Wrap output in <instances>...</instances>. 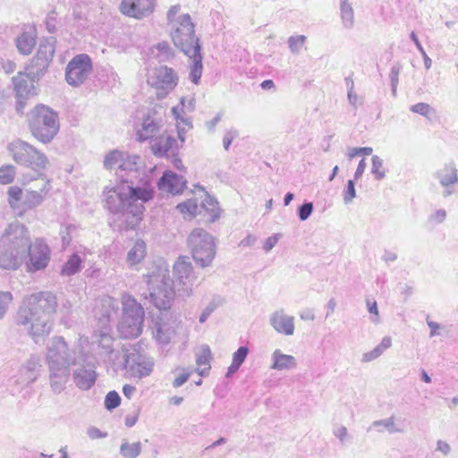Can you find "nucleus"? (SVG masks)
<instances>
[{"instance_id": "nucleus-39", "label": "nucleus", "mask_w": 458, "mask_h": 458, "mask_svg": "<svg viewBox=\"0 0 458 458\" xmlns=\"http://www.w3.org/2000/svg\"><path fill=\"white\" fill-rule=\"evenodd\" d=\"M141 443H129L126 439L123 440V443L120 446V454L123 458H137L141 453Z\"/></svg>"}, {"instance_id": "nucleus-36", "label": "nucleus", "mask_w": 458, "mask_h": 458, "mask_svg": "<svg viewBox=\"0 0 458 458\" xmlns=\"http://www.w3.org/2000/svg\"><path fill=\"white\" fill-rule=\"evenodd\" d=\"M340 1V11H341V18L343 21V25L346 29H351L353 27L354 23V13L352 4L348 2V0H339Z\"/></svg>"}, {"instance_id": "nucleus-30", "label": "nucleus", "mask_w": 458, "mask_h": 458, "mask_svg": "<svg viewBox=\"0 0 458 458\" xmlns=\"http://www.w3.org/2000/svg\"><path fill=\"white\" fill-rule=\"evenodd\" d=\"M435 176L445 188L450 187L458 182V171L454 163L445 165L442 169L435 174Z\"/></svg>"}, {"instance_id": "nucleus-52", "label": "nucleus", "mask_w": 458, "mask_h": 458, "mask_svg": "<svg viewBox=\"0 0 458 458\" xmlns=\"http://www.w3.org/2000/svg\"><path fill=\"white\" fill-rule=\"evenodd\" d=\"M314 205L310 201L303 202L297 209V216L301 221H306L312 214Z\"/></svg>"}, {"instance_id": "nucleus-61", "label": "nucleus", "mask_w": 458, "mask_h": 458, "mask_svg": "<svg viewBox=\"0 0 458 458\" xmlns=\"http://www.w3.org/2000/svg\"><path fill=\"white\" fill-rule=\"evenodd\" d=\"M281 236L282 235L280 233H276V234L267 238V240L265 241L264 245H263L264 250L266 252L270 251L276 246V244L278 242Z\"/></svg>"}, {"instance_id": "nucleus-16", "label": "nucleus", "mask_w": 458, "mask_h": 458, "mask_svg": "<svg viewBox=\"0 0 458 458\" xmlns=\"http://www.w3.org/2000/svg\"><path fill=\"white\" fill-rule=\"evenodd\" d=\"M28 258L29 271L36 272L47 267L50 260V249L42 238H37L34 242L30 241Z\"/></svg>"}, {"instance_id": "nucleus-60", "label": "nucleus", "mask_w": 458, "mask_h": 458, "mask_svg": "<svg viewBox=\"0 0 458 458\" xmlns=\"http://www.w3.org/2000/svg\"><path fill=\"white\" fill-rule=\"evenodd\" d=\"M373 149L370 147L352 148L349 150V158H353L358 155L369 156Z\"/></svg>"}, {"instance_id": "nucleus-26", "label": "nucleus", "mask_w": 458, "mask_h": 458, "mask_svg": "<svg viewBox=\"0 0 458 458\" xmlns=\"http://www.w3.org/2000/svg\"><path fill=\"white\" fill-rule=\"evenodd\" d=\"M16 98H28L35 89L34 82L26 72H19L12 79Z\"/></svg>"}, {"instance_id": "nucleus-58", "label": "nucleus", "mask_w": 458, "mask_h": 458, "mask_svg": "<svg viewBox=\"0 0 458 458\" xmlns=\"http://www.w3.org/2000/svg\"><path fill=\"white\" fill-rule=\"evenodd\" d=\"M374 427L377 426H384L390 433H394L399 431L398 429L394 428V417H390L386 420H375L372 424Z\"/></svg>"}, {"instance_id": "nucleus-22", "label": "nucleus", "mask_w": 458, "mask_h": 458, "mask_svg": "<svg viewBox=\"0 0 458 458\" xmlns=\"http://www.w3.org/2000/svg\"><path fill=\"white\" fill-rule=\"evenodd\" d=\"M50 191L49 180H43L41 186L36 189H27L24 193L22 206L25 209H33L40 206Z\"/></svg>"}, {"instance_id": "nucleus-13", "label": "nucleus", "mask_w": 458, "mask_h": 458, "mask_svg": "<svg viewBox=\"0 0 458 458\" xmlns=\"http://www.w3.org/2000/svg\"><path fill=\"white\" fill-rule=\"evenodd\" d=\"M92 70L93 64L89 55H76L66 65L65 81L72 87H79L89 78Z\"/></svg>"}, {"instance_id": "nucleus-17", "label": "nucleus", "mask_w": 458, "mask_h": 458, "mask_svg": "<svg viewBox=\"0 0 458 458\" xmlns=\"http://www.w3.org/2000/svg\"><path fill=\"white\" fill-rule=\"evenodd\" d=\"M156 2L157 0H122L119 9L127 17L142 20L154 13Z\"/></svg>"}, {"instance_id": "nucleus-1", "label": "nucleus", "mask_w": 458, "mask_h": 458, "mask_svg": "<svg viewBox=\"0 0 458 458\" xmlns=\"http://www.w3.org/2000/svg\"><path fill=\"white\" fill-rule=\"evenodd\" d=\"M57 308L56 295L38 292L26 298L14 316L17 326H22L36 344L43 341L52 330L51 316Z\"/></svg>"}, {"instance_id": "nucleus-51", "label": "nucleus", "mask_w": 458, "mask_h": 458, "mask_svg": "<svg viewBox=\"0 0 458 458\" xmlns=\"http://www.w3.org/2000/svg\"><path fill=\"white\" fill-rule=\"evenodd\" d=\"M410 110L427 118H430V115L435 113V110L428 104L423 102L411 106Z\"/></svg>"}, {"instance_id": "nucleus-27", "label": "nucleus", "mask_w": 458, "mask_h": 458, "mask_svg": "<svg viewBox=\"0 0 458 458\" xmlns=\"http://www.w3.org/2000/svg\"><path fill=\"white\" fill-rule=\"evenodd\" d=\"M139 160V156L130 155L125 152V157H123V160L121 161L118 169L119 174L116 172L117 176L120 178V175L123 174L124 177H131L133 180L139 179L140 175Z\"/></svg>"}, {"instance_id": "nucleus-29", "label": "nucleus", "mask_w": 458, "mask_h": 458, "mask_svg": "<svg viewBox=\"0 0 458 458\" xmlns=\"http://www.w3.org/2000/svg\"><path fill=\"white\" fill-rule=\"evenodd\" d=\"M271 369L276 370H290L297 367L295 357L288 354H284L279 349H276L272 353Z\"/></svg>"}, {"instance_id": "nucleus-32", "label": "nucleus", "mask_w": 458, "mask_h": 458, "mask_svg": "<svg viewBox=\"0 0 458 458\" xmlns=\"http://www.w3.org/2000/svg\"><path fill=\"white\" fill-rule=\"evenodd\" d=\"M35 46L36 35L33 30L22 31L16 38V47L21 55H30Z\"/></svg>"}, {"instance_id": "nucleus-48", "label": "nucleus", "mask_w": 458, "mask_h": 458, "mask_svg": "<svg viewBox=\"0 0 458 458\" xmlns=\"http://www.w3.org/2000/svg\"><path fill=\"white\" fill-rule=\"evenodd\" d=\"M13 297L10 292L0 291V320L6 314L9 304L13 301Z\"/></svg>"}, {"instance_id": "nucleus-41", "label": "nucleus", "mask_w": 458, "mask_h": 458, "mask_svg": "<svg viewBox=\"0 0 458 458\" xmlns=\"http://www.w3.org/2000/svg\"><path fill=\"white\" fill-rule=\"evenodd\" d=\"M16 168L13 165H4L0 167V184H10L14 181Z\"/></svg>"}, {"instance_id": "nucleus-21", "label": "nucleus", "mask_w": 458, "mask_h": 458, "mask_svg": "<svg viewBox=\"0 0 458 458\" xmlns=\"http://www.w3.org/2000/svg\"><path fill=\"white\" fill-rule=\"evenodd\" d=\"M48 367V379L51 391L55 394H60L67 386L71 377V368L66 367Z\"/></svg>"}, {"instance_id": "nucleus-25", "label": "nucleus", "mask_w": 458, "mask_h": 458, "mask_svg": "<svg viewBox=\"0 0 458 458\" xmlns=\"http://www.w3.org/2000/svg\"><path fill=\"white\" fill-rule=\"evenodd\" d=\"M161 123V119L153 117L148 112L143 119L141 129L136 133L137 140L143 142L153 138L158 132Z\"/></svg>"}, {"instance_id": "nucleus-14", "label": "nucleus", "mask_w": 458, "mask_h": 458, "mask_svg": "<svg viewBox=\"0 0 458 458\" xmlns=\"http://www.w3.org/2000/svg\"><path fill=\"white\" fill-rule=\"evenodd\" d=\"M154 365L153 358L133 348L131 354H125L123 369L126 370L127 377L141 379L152 373Z\"/></svg>"}, {"instance_id": "nucleus-63", "label": "nucleus", "mask_w": 458, "mask_h": 458, "mask_svg": "<svg viewBox=\"0 0 458 458\" xmlns=\"http://www.w3.org/2000/svg\"><path fill=\"white\" fill-rule=\"evenodd\" d=\"M191 375V371L183 372V373L180 374L173 381V383H172L173 386L174 388H178V387L182 386L183 384H185L189 380Z\"/></svg>"}, {"instance_id": "nucleus-45", "label": "nucleus", "mask_w": 458, "mask_h": 458, "mask_svg": "<svg viewBox=\"0 0 458 458\" xmlns=\"http://www.w3.org/2000/svg\"><path fill=\"white\" fill-rule=\"evenodd\" d=\"M372 167L371 174L377 181L382 180L386 176V172L383 169V160L378 156H373L371 158Z\"/></svg>"}, {"instance_id": "nucleus-57", "label": "nucleus", "mask_w": 458, "mask_h": 458, "mask_svg": "<svg viewBox=\"0 0 458 458\" xmlns=\"http://www.w3.org/2000/svg\"><path fill=\"white\" fill-rule=\"evenodd\" d=\"M218 307V304L216 303L214 301H210L208 306L204 309V310L201 312L199 321V323L203 324L207 321L208 317L215 311V310Z\"/></svg>"}, {"instance_id": "nucleus-33", "label": "nucleus", "mask_w": 458, "mask_h": 458, "mask_svg": "<svg viewBox=\"0 0 458 458\" xmlns=\"http://www.w3.org/2000/svg\"><path fill=\"white\" fill-rule=\"evenodd\" d=\"M134 347L116 344L113 350L106 354L109 362L114 366H121L123 369L125 354H131Z\"/></svg>"}, {"instance_id": "nucleus-11", "label": "nucleus", "mask_w": 458, "mask_h": 458, "mask_svg": "<svg viewBox=\"0 0 458 458\" xmlns=\"http://www.w3.org/2000/svg\"><path fill=\"white\" fill-rule=\"evenodd\" d=\"M121 181L124 186L127 197V202L130 205H140L146 203L153 199L154 188L148 178L131 179L120 175Z\"/></svg>"}, {"instance_id": "nucleus-31", "label": "nucleus", "mask_w": 458, "mask_h": 458, "mask_svg": "<svg viewBox=\"0 0 458 458\" xmlns=\"http://www.w3.org/2000/svg\"><path fill=\"white\" fill-rule=\"evenodd\" d=\"M200 208L205 212L204 216H207V223H214L220 217L221 209L218 206V202L209 194H207L206 198L201 202Z\"/></svg>"}, {"instance_id": "nucleus-62", "label": "nucleus", "mask_w": 458, "mask_h": 458, "mask_svg": "<svg viewBox=\"0 0 458 458\" xmlns=\"http://www.w3.org/2000/svg\"><path fill=\"white\" fill-rule=\"evenodd\" d=\"M238 136V132L235 130L228 131L223 138V145L225 150H228L233 139Z\"/></svg>"}, {"instance_id": "nucleus-15", "label": "nucleus", "mask_w": 458, "mask_h": 458, "mask_svg": "<svg viewBox=\"0 0 458 458\" xmlns=\"http://www.w3.org/2000/svg\"><path fill=\"white\" fill-rule=\"evenodd\" d=\"M145 208L142 204L130 205L121 213L116 214L110 221V226L114 231L126 232L134 230L142 220Z\"/></svg>"}, {"instance_id": "nucleus-59", "label": "nucleus", "mask_w": 458, "mask_h": 458, "mask_svg": "<svg viewBox=\"0 0 458 458\" xmlns=\"http://www.w3.org/2000/svg\"><path fill=\"white\" fill-rule=\"evenodd\" d=\"M55 12L53 10L51 11L46 19V27L49 33H55L56 31V17H55Z\"/></svg>"}, {"instance_id": "nucleus-24", "label": "nucleus", "mask_w": 458, "mask_h": 458, "mask_svg": "<svg viewBox=\"0 0 458 458\" xmlns=\"http://www.w3.org/2000/svg\"><path fill=\"white\" fill-rule=\"evenodd\" d=\"M270 324L279 334L285 335H293L294 318L285 315L283 310H277L271 315Z\"/></svg>"}, {"instance_id": "nucleus-54", "label": "nucleus", "mask_w": 458, "mask_h": 458, "mask_svg": "<svg viewBox=\"0 0 458 458\" xmlns=\"http://www.w3.org/2000/svg\"><path fill=\"white\" fill-rule=\"evenodd\" d=\"M172 113L178 123L177 126L182 123L186 125L188 128H192L191 119L190 117H187L185 114H182V111H180L179 106H174L172 108Z\"/></svg>"}, {"instance_id": "nucleus-40", "label": "nucleus", "mask_w": 458, "mask_h": 458, "mask_svg": "<svg viewBox=\"0 0 458 458\" xmlns=\"http://www.w3.org/2000/svg\"><path fill=\"white\" fill-rule=\"evenodd\" d=\"M123 157H125V152L119 150L110 151L105 157V167L109 170L115 168L118 170L121 165V161L123 160Z\"/></svg>"}, {"instance_id": "nucleus-28", "label": "nucleus", "mask_w": 458, "mask_h": 458, "mask_svg": "<svg viewBox=\"0 0 458 458\" xmlns=\"http://www.w3.org/2000/svg\"><path fill=\"white\" fill-rule=\"evenodd\" d=\"M177 148V141L172 136L160 137L151 145L152 153L158 157L174 155Z\"/></svg>"}, {"instance_id": "nucleus-4", "label": "nucleus", "mask_w": 458, "mask_h": 458, "mask_svg": "<svg viewBox=\"0 0 458 458\" xmlns=\"http://www.w3.org/2000/svg\"><path fill=\"white\" fill-rule=\"evenodd\" d=\"M32 136L44 144L50 143L60 130L59 114L43 104L37 105L28 114Z\"/></svg>"}, {"instance_id": "nucleus-49", "label": "nucleus", "mask_w": 458, "mask_h": 458, "mask_svg": "<svg viewBox=\"0 0 458 458\" xmlns=\"http://www.w3.org/2000/svg\"><path fill=\"white\" fill-rule=\"evenodd\" d=\"M72 17L79 29L84 30L89 27L87 17L80 8H73Z\"/></svg>"}, {"instance_id": "nucleus-35", "label": "nucleus", "mask_w": 458, "mask_h": 458, "mask_svg": "<svg viewBox=\"0 0 458 458\" xmlns=\"http://www.w3.org/2000/svg\"><path fill=\"white\" fill-rule=\"evenodd\" d=\"M212 360V352L208 345H203L200 352L196 355V363L199 367L207 366L200 370L199 374L205 377L210 370V360Z\"/></svg>"}, {"instance_id": "nucleus-53", "label": "nucleus", "mask_w": 458, "mask_h": 458, "mask_svg": "<svg viewBox=\"0 0 458 458\" xmlns=\"http://www.w3.org/2000/svg\"><path fill=\"white\" fill-rule=\"evenodd\" d=\"M356 197V191H355V181L354 180H349L347 182L346 188L344 189L343 192V199L344 202L345 204H349L352 201V199Z\"/></svg>"}, {"instance_id": "nucleus-64", "label": "nucleus", "mask_w": 458, "mask_h": 458, "mask_svg": "<svg viewBox=\"0 0 458 458\" xmlns=\"http://www.w3.org/2000/svg\"><path fill=\"white\" fill-rule=\"evenodd\" d=\"M446 217V212L445 209H437L433 214L429 216V221L435 222L436 224H440L444 222Z\"/></svg>"}, {"instance_id": "nucleus-38", "label": "nucleus", "mask_w": 458, "mask_h": 458, "mask_svg": "<svg viewBox=\"0 0 458 458\" xmlns=\"http://www.w3.org/2000/svg\"><path fill=\"white\" fill-rule=\"evenodd\" d=\"M155 337L162 344H167L171 341L173 331L169 325L161 321L155 322Z\"/></svg>"}, {"instance_id": "nucleus-10", "label": "nucleus", "mask_w": 458, "mask_h": 458, "mask_svg": "<svg viewBox=\"0 0 458 458\" xmlns=\"http://www.w3.org/2000/svg\"><path fill=\"white\" fill-rule=\"evenodd\" d=\"M174 281L172 284L176 287L179 295L188 297L192 293V287L196 281L192 264L187 256H180L174 267Z\"/></svg>"}, {"instance_id": "nucleus-34", "label": "nucleus", "mask_w": 458, "mask_h": 458, "mask_svg": "<svg viewBox=\"0 0 458 458\" xmlns=\"http://www.w3.org/2000/svg\"><path fill=\"white\" fill-rule=\"evenodd\" d=\"M147 254V245L143 240H137L127 253V262L130 266L140 264Z\"/></svg>"}, {"instance_id": "nucleus-20", "label": "nucleus", "mask_w": 458, "mask_h": 458, "mask_svg": "<svg viewBox=\"0 0 458 458\" xmlns=\"http://www.w3.org/2000/svg\"><path fill=\"white\" fill-rule=\"evenodd\" d=\"M97 378L96 367L89 363L80 366L72 372V379L75 386L82 391L91 389L96 384Z\"/></svg>"}, {"instance_id": "nucleus-44", "label": "nucleus", "mask_w": 458, "mask_h": 458, "mask_svg": "<svg viewBox=\"0 0 458 458\" xmlns=\"http://www.w3.org/2000/svg\"><path fill=\"white\" fill-rule=\"evenodd\" d=\"M117 343L115 340L107 333L101 332L98 339V345L104 351V353L111 352Z\"/></svg>"}, {"instance_id": "nucleus-37", "label": "nucleus", "mask_w": 458, "mask_h": 458, "mask_svg": "<svg viewBox=\"0 0 458 458\" xmlns=\"http://www.w3.org/2000/svg\"><path fill=\"white\" fill-rule=\"evenodd\" d=\"M81 259L77 253H73L64 264L61 274L63 276H72L78 273L81 267Z\"/></svg>"}, {"instance_id": "nucleus-56", "label": "nucleus", "mask_w": 458, "mask_h": 458, "mask_svg": "<svg viewBox=\"0 0 458 458\" xmlns=\"http://www.w3.org/2000/svg\"><path fill=\"white\" fill-rule=\"evenodd\" d=\"M249 348L247 346H240L238 350L233 354V361L242 366L247 358Z\"/></svg>"}, {"instance_id": "nucleus-2", "label": "nucleus", "mask_w": 458, "mask_h": 458, "mask_svg": "<svg viewBox=\"0 0 458 458\" xmlns=\"http://www.w3.org/2000/svg\"><path fill=\"white\" fill-rule=\"evenodd\" d=\"M30 248L29 229L19 222H13L0 236V268L17 270L28 258Z\"/></svg>"}, {"instance_id": "nucleus-7", "label": "nucleus", "mask_w": 458, "mask_h": 458, "mask_svg": "<svg viewBox=\"0 0 458 458\" xmlns=\"http://www.w3.org/2000/svg\"><path fill=\"white\" fill-rule=\"evenodd\" d=\"M192 259L201 267L211 266L216 253L215 238L202 228H195L188 237Z\"/></svg>"}, {"instance_id": "nucleus-8", "label": "nucleus", "mask_w": 458, "mask_h": 458, "mask_svg": "<svg viewBox=\"0 0 458 458\" xmlns=\"http://www.w3.org/2000/svg\"><path fill=\"white\" fill-rule=\"evenodd\" d=\"M147 284L150 302L160 311L169 310L175 296L170 276L165 274L148 275Z\"/></svg>"}, {"instance_id": "nucleus-19", "label": "nucleus", "mask_w": 458, "mask_h": 458, "mask_svg": "<svg viewBox=\"0 0 458 458\" xmlns=\"http://www.w3.org/2000/svg\"><path fill=\"white\" fill-rule=\"evenodd\" d=\"M103 193L106 196L105 207L113 214L114 216L116 214L121 213L129 206L124 186L121 180L114 187H106Z\"/></svg>"}, {"instance_id": "nucleus-42", "label": "nucleus", "mask_w": 458, "mask_h": 458, "mask_svg": "<svg viewBox=\"0 0 458 458\" xmlns=\"http://www.w3.org/2000/svg\"><path fill=\"white\" fill-rule=\"evenodd\" d=\"M7 196L10 207L14 209L18 207V203L23 200L24 194L21 187L11 186L8 188Z\"/></svg>"}, {"instance_id": "nucleus-9", "label": "nucleus", "mask_w": 458, "mask_h": 458, "mask_svg": "<svg viewBox=\"0 0 458 458\" xmlns=\"http://www.w3.org/2000/svg\"><path fill=\"white\" fill-rule=\"evenodd\" d=\"M46 361L47 366L71 368L76 365V352L63 336H55L47 345Z\"/></svg>"}, {"instance_id": "nucleus-12", "label": "nucleus", "mask_w": 458, "mask_h": 458, "mask_svg": "<svg viewBox=\"0 0 458 458\" xmlns=\"http://www.w3.org/2000/svg\"><path fill=\"white\" fill-rule=\"evenodd\" d=\"M54 42L49 40L41 42L37 54L27 65L25 72L30 76L32 81H39L47 72L55 52Z\"/></svg>"}, {"instance_id": "nucleus-47", "label": "nucleus", "mask_w": 458, "mask_h": 458, "mask_svg": "<svg viewBox=\"0 0 458 458\" xmlns=\"http://www.w3.org/2000/svg\"><path fill=\"white\" fill-rule=\"evenodd\" d=\"M121 403V397L114 390L110 391L105 397V407L107 411L117 408Z\"/></svg>"}, {"instance_id": "nucleus-18", "label": "nucleus", "mask_w": 458, "mask_h": 458, "mask_svg": "<svg viewBox=\"0 0 458 458\" xmlns=\"http://www.w3.org/2000/svg\"><path fill=\"white\" fill-rule=\"evenodd\" d=\"M149 83L157 89L158 98H165L177 84V76L172 68L160 66L155 72V75L150 79Z\"/></svg>"}, {"instance_id": "nucleus-43", "label": "nucleus", "mask_w": 458, "mask_h": 458, "mask_svg": "<svg viewBox=\"0 0 458 458\" xmlns=\"http://www.w3.org/2000/svg\"><path fill=\"white\" fill-rule=\"evenodd\" d=\"M176 209L183 215H189L191 218L198 213L199 206L195 200L188 199L187 201L179 203L176 206Z\"/></svg>"}, {"instance_id": "nucleus-5", "label": "nucleus", "mask_w": 458, "mask_h": 458, "mask_svg": "<svg viewBox=\"0 0 458 458\" xmlns=\"http://www.w3.org/2000/svg\"><path fill=\"white\" fill-rule=\"evenodd\" d=\"M7 150L17 165L31 169L40 177L44 174L49 160L44 152L33 145L16 139L7 145Z\"/></svg>"}, {"instance_id": "nucleus-50", "label": "nucleus", "mask_w": 458, "mask_h": 458, "mask_svg": "<svg viewBox=\"0 0 458 458\" xmlns=\"http://www.w3.org/2000/svg\"><path fill=\"white\" fill-rule=\"evenodd\" d=\"M401 70H402V65L399 63H397L392 66L390 73H389V80L391 82L393 96H396V89H397L398 82H399V74H400Z\"/></svg>"}, {"instance_id": "nucleus-23", "label": "nucleus", "mask_w": 458, "mask_h": 458, "mask_svg": "<svg viewBox=\"0 0 458 458\" xmlns=\"http://www.w3.org/2000/svg\"><path fill=\"white\" fill-rule=\"evenodd\" d=\"M157 186L159 189L167 190L169 192L178 194L186 188V181L182 175L172 171H165L158 180Z\"/></svg>"}, {"instance_id": "nucleus-3", "label": "nucleus", "mask_w": 458, "mask_h": 458, "mask_svg": "<svg viewBox=\"0 0 458 458\" xmlns=\"http://www.w3.org/2000/svg\"><path fill=\"white\" fill-rule=\"evenodd\" d=\"M171 36L174 46L191 60L189 78L198 85L203 71L201 46L189 13L180 16L179 26L172 31Z\"/></svg>"}, {"instance_id": "nucleus-46", "label": "nucleus", "mask_w": 458, "mask_h": 458, "mask_svg": "<svg viewBox=\"0 0 458 458\" xmlns=\"http://www.w3.org/2000/svg\"><path fill=\"white\" fill-rule=\"evenodd\" d=\"M306 39L307 38L304 35L291 36L288 38V46L291 52L294 55H298L305 44Z\"/></svg>"}, {"instance_id": "nucleus-55", "label": "nucleus", "mask_w": 458, "mask_h": 458, "mask_svg": "<svg viewBox=\"0 0 458 458\" xmlns=\"http://www.w3.org/2000/svg\"><path fill=\"white\" fill-rule=\"evenodd\" d=\"M177 106H179V109L182 114H185L186 112H192L195 108V99L192 97H182L180 104Z\"/></svg>"}, {"instance_id": "nucleus-6", "label": "nucleus", "mask_w": 458, "mask_h": 458, "mask_svg": "<svg viewBox=\"0 0 458 458\" xmlns=\"http://www.w3.org/2000/svg\"><path fill=\"white\" fill-rule=\"evenodd\" d=\"M123 314L117 330L122 338H136L142 333L145 311L140 302L129 294L122 297Z\"/></svg>"}]
</instances>
